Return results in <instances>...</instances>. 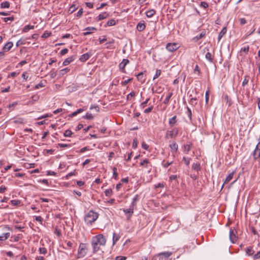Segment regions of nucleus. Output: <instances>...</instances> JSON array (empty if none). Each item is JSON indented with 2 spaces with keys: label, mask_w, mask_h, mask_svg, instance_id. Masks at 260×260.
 <instances>
[{
  "label": "nucleus",
  "mask_w": 260,
  "mask_h": 260,
  "mask_svg": "<svg viewBox=\"0 0 260 260\" xmlns=\"http://www.w3.org/2000/svg\"><path fill=\"white\" fill-rule=\"evenodd\" d=\"M3 19L5 22H8V21H13L14 20V17L13 16L10 17H5L3 18Z\"/></svg>",
  "instance_id": "obj_51"
},
{
  "label": "nucleus",
  "mask_w": 260,
  "mask_h": 260,
  "mask_svg": "<svg viewBox=\"0 0 260 260\" xmlns=\"http://www.w3.org/2000/svg\"><path fill=\"white\" fill-rule=\"evenodd\" d=\"M83 14V9L81 8L76 14V16L78 18L80 17Z\"/></svg>",
  "instance_id": "obj_56"
},
{
  "label": "nucleus",
  "mask_w": 260,
  "mask_h": 260,
  "mask_svg": "<svg viewBox=\"0 0 260 260\" xmlns=\"http://www.w3.org/2000/svg\"><path fill=\"white\" fill-rule=\"evenodd\" d=\"M192 169L197 171H199L201 170L200 164L199 162L193 163L192 165Z\"/></svg>",
  "instance_id": "obj_23"
},
{
  "label": "nucleus",
  "mask_w": 260,
  "mask_h": 260,
  "mask_svg": "<svg viewBox=\"0 0 260 260\" xmlns=\"http://www.w3.org/2000/svg\"><path fill=\"white\" fill-rule=\"evenodd\" d=\"M149 164H150L149 160L146 158L140 163V166L144 167V168H148Z\"/></svg>",
  "instance_id": "obj_17"
},
{
  "label": "nucleus",
  "mask_w": 260,
  "mask_h": 260,
  "mask_svg": "<svg viewBox=\"0 0 260 260\" xmlns=\"http://www.w3.org/2000/svg\"><path fill=\"white\" fill-rule=\"evenodd\" d=\"M3 231H11L12 230V229L8 225H5L3 226H2Z\"/></svg>",
  "instance_id": "obj_48"
},
{
  "label": "nucleus",
  "mask_w": 260,
  "mask_h": 260,
  "mask_svg": "<svg viewBox=\"0 0 260 260\" xmlns=\"http://www.w3.org/2000/svg\"><path fill=\"white\" fill-rule=\"evenodd\" d=\"M197 99L196 98H191L189 101L190 104L193 106H195L197 104Z\"/></svg>",
  "instance_id": "obj_39"
},
{
  "label": "nucleus",
  "mask_w": 260,
  "mask_h": 260,
  "mask_svg": "<svg viewBox=\"0 0 260 260\" xmlns=\"http://www.w3.org/2000/svg\"><path fill=\"white\" fill-rule=\"evenodd\" d=\"M205 35V32L204 31L202 32L199 36H196V38L197 40H199L204 37Z\"/></svg>",
  "instance_id": "obj_47"
},
{
  "label": "nucleus",
  "mask_w": 260,
  "mask_h": 260,
  "mask_svg": "<svg viewBox=\"0 0 260 260\" xmlns=\"http://www.w3.org/2000/svg\"><path fill=\"white\" fill-rule=\"evenodd\" d=\"M176 119H177V116H174L173 117H172L171 118H170L169 120V124L170 125V126L172 127L174 125V124L177 122Z\"/></svg>",
  "instance_id": "obj_19"
},
{
  "label": "nucleus",
  "mask_w": 260,
  "mask_h": 260,
  "mask_svg": "<svg viewBox=\"0 0 260 260\" xmlns=\"http://www.w3.org/2000/svg\"><path fill=\"white\" fill-rule=\"evenodd\" d=\"M10 7V3L9 2L6 1L2 3L1 4V8L2 9L4 8H9Z\"/></svg>",
  "instance_id": "obj_29"
},
{
  "label": "nucleus",
  "mask_w": 260,
  "mask_h": 260,
  "mask_svg": "<svg viewBox=\"0 0 260 260\" xmlns=\"http://www.w3.org/2000/svg\"><path fill=\"white\" fill-rule=\"evenodd\" d=\"M178 134V128L174 127L171 131L167 132L165 138L166 139L173 138L176 137Z\"/></svg>",
  "instance_id": "obj_4"
},
{
  "label": "nucleus",
  "mask_w": 260,
  "mask_h": 260,
  "mask_svg": "<svg viewBox=\"0 0 260 260\" xmlns=\"http://www.w3.org/2000/svg\"><path fill=\"white\" fill-rule=\"evenodd\" d=\"M150 100V98H148L145 101L141 103V107L142 108H145L147 104L148 103V101Z\"/></svg>",
  "instance_id": "obj_49"
},
{
  "label": "nucleus",
  "mask_w": 260,
  "mask_h": 260,
  "mask_svg": "<svg viewBox=\"0 0 260 260\" xmlns=\"http://www.w3.org/2000/svg\"><path fill=\"white\" fill-rule=\"evenodd\" d=\"M35 28L34 25H25L23 28L22 31L24 32H27L30 29H33Z\"/></svg>",
  "instance_id": "obj_24"
},
{
  "label": "nucleus",
  "mask_w": 260,
  "mask_h": 260,
  "mask_svg": "<svg viewBox=\"0 0 260 260\" xmlns=\"http://www.w3.org/2000/svg\"><path fill=\"white\" fill-rule=\"evenodd\" d=\"M113 178L115 179H117V176H118V173L117 172V169H116V168L114 167L113 168Z\"/></svg>",
  "instance_id": "obj_40"
},
{
  "label": "nucleus",
  "mask_w": 260,
  "mask_h": 260,
  "mask_svg": "<svg viewBox=\"0 0 260 260\" xmlns=\"http://www.w3.org/2000/svg\"><path fill=\"white\" fill-rule=\"evenodd\" d=\"M253 157L255 159L260 158V141L257 144L253 153Z\"/></svg>",
  "instance_id": "obj_8"
},
{
  "label": "nucleus",
  "mask_w": 260,
  "mask_h": 260,
  "mask_svg": "<svg viewBox=\"0 0 260 260\" xmlns=\"http://www.w3.org/2000/svg\"><path fill=\"white\" fill-rule=\"evenodd\" d=\"M240 23L241 25H244L246 23V20L244 18H242L239 19Z\"/></svg>",
  "instance_id": "obj_62"
},
{
  "label": "nucleus",
  "mask_w": 260,
  "mask_h": 260,
  "mask_svg": "<svg viewBox=\"0 0 260 260\" xmlns=\"http://www.w3.org/2000/svg\"><path fill=\"white\" fill-rule=\"evenodd\" d=\"M123 212L125 214H129L132 216L134 213V207L131 205L128 209H124Z\"/></svg>",
  "instance_id": "obj_22"
},
{
  "label": "nucleus",
  "mask_w": 260,
  "mask_h": 260,
  "mask_svg": "<svg viewBox=\"0 0 260 260\" xmlns=\"http://www.w3.org/2000/svg\"><path fill=\"white\" fill-rule=\"evenodd\" d=\"M179 46L177 43H168L166 45V49L170 52H173L178 49Z\"/></svg>",
  "instance_id": "obj_6"
},
{
  "label": "nucleus",
  "mask_w": 260,
  "mask_h": 260,
  "mask_svg": "<svg viewBox=\"0 0 260 260\" xmlns=\"http://www.w3.org/2000/svg\"><path fill=\"white\" fill-rule=\"evenodd\" d=\"M246 253L249 256H251L253 254L254 251L252 249L251 247H247L245 250Z\"/></svg>",
  "instance_id": "obj_25"
},
{
  "label": "nucleus",
  "mask_w": 260,
  "mask_h": 260,
  "mask_svg": "<svg viewBox=\"0 0 260 260\" xmlns=\"http://www.w3.org/2000/svg\"><path fill=\"white\" fill-rule=\"evenodd\" d=\"M24 44V42L23 41H22L21 40H19L17 42L16 45L17 47H18L19 46L23 45Z\"/></svg>",
  "instance_id": "obj_63"
},
{
  "label": "nucleus",
  "mask_w": 260,
  "mask_h": 260,
  "mask_svg": "<svg viewBox=\"0 0 260 260\" xmlns=\"http://www.w3.org/2000/svg\"><path fill=\"white\" fill-rule=\"evenodd\" d=\"M253 258L255 259H257L260 258V251L257 252L256 254L253 255Z\"/></svg>",
  "instance_id": "obj_60"
},
{
  "label": "nucleus",
  "mask_w": 260,
  "mask_h": 260,
  "mask_svg": "<svg viewBox=\"0 0 260 260\" xmlns=\"http://www.w3.org/2000/svg\"><path fill=\"white\" fill-rule=\"evenodd\" d=\"M173 164V161H169L165 160H163L162 161V165L165 168H167L170 165H172Z\"/></svg>",
  "instance_id": "obj_30"
},
{
  "label": "nucleus",
  "mask_w": 260,
  "mask_h": 260,
  "mask_svg": "<svg viewBox=\"0 0 260 260\" xmlns=\"http://www.w3.org/2000/svg\"><path fill=\"white\" fill-rule=\"evenodd\" d=\"M69 71H70V69H69L68 68H64L63 69L60 70L59 72V73L58 74V78H61L64 75H65L68 72H69Z\"/></svg>",
  "instance_id": "obj_14"
},
{
  "label": "nucleus",
  "mask_w": 260,
  "mask_h": 260,
  "mask_svg": "<svg viewBox=\"0 0 260 260\" xmlns=\"http://www.w3.org/2000/svg\"><path fill=\"white\" fill-rule=\"evenodd\" d=\"M155 14V11L153 9L149 10L146 12L147 17H151Z\"/></svg>",
  "instance_id": "obj_26"
},
{
  "label": "nucleus",
  "mask_w": 260,
  "mask_h": 260,
  "mask_svg": "<svg viewBox=\"0 0 260 260\" xmlns=\"http://www.w3.org/2000/svg\"><path fill=\"white\" fill-rule=\"evenodd\" d=\"M142 147L145 150H147L149 148V146L144 142L142 143Z\"/></svg>",
  "instance_id": "obj_61"
},
{
  "label": "nucleus",
  "mask_w": 260,
  "mask_h": 260,
  "mask_svg": "<svg viewBox=\"0 0 260 260\" xmlns=\"http://www.w3.org/2000/svg\"><path fill=\"white\" fill-rule=\"evenodd\" d=\"M98 216V213L92 210H90L85 215L84 220L86 223L91 224L97 219Z\"/></svg>",
  "instance_id": "obj_2"
},
{
  "label": "nucleus",
  "mask_w": 260,
  "mask_h": 260,
  "mask_svg": "<svg viewBox=\"0 0 260 260\" xmlns=\"http://www.w3.org/2000/svg\"><path fill=\"white\" fill-rule=\"evenodd\" d=\"M192 143L190 142H188V143L184 145V151L186 153H188V152L190 150L192 147Z\"/></svg>",
  "instance_id": "obj_20"
},
{
  "label": "nucleus",
  "mask_w": 260,
  "mask_h": 260,
  "mask_svg": "<svg viewBox=\"0 0 260 260\" xmlns=\"http://www.w3.org/2000/svg\"><path fill=\"white\" fill-rule=\"evenodd\" d=\"M170 147L172 150L176 152L178 150V146L176 142H173L172 144L170 145Z\"/></svg>",
  "instance_id": "obj_27"
},
{
  "label": "nucleus",
  "mask_w": 260,
  "mask_h": 260,
  "mask_svg": "<svg viewBox=\"0 0 260 260\" xmlns=\"http://www.w3.org/2000/svg\"><path fill=\"white\" fill-rule=\"evenodd\" d=\"M77 8L76 7L75 5L73 4L69 8V11L71 12V13H72L74 11H76Z\"/></svg>",
  "instance_id": "obj_44"
},
{
  "label": "nucleus",
  "mask_w": 260,
  "mask_h": 260,
  "mask_svg": "<svg viewBox=\"0 0 260 260\" xmlns=\"http://www.w3.org/2000/svg\"><path fill=\"white\" fill-rule=\"evenodd\" d=\"M248 77L247 76H245V78L244 79V80L242 82V86H245L248 82V79H247Z\"/></svg>",
  "instance_id": "obj_57"
},
{
  "label": "nucleus",
  "mask_w": 260,
  "mask_h": 260,
  "mask_svg": "<svg viewBox=\"0 0 260 260\" xmlns=\"http://www.w3.org/2000/svg\"><path fill=\"white\" fill-rule=\"evenodd\" d=\"M121 237V234L120 233L117 234L116 233H113V245H114L119 240Z\"/></svg>",
  "instance_id": "obj_9"
},
{
  "label": "nucleus",
  "mask_w": 260,
  "mask_h": 260,
  "mask_svg": "<svg viewBox=\"0 0 260 260\" xmlns=\"http://www.w3.org/2000/svg\"><path fill=\"white\" fill-rule=\"evenodd\" d=\"M11 202L12 204H13V205H17L18 204L20 203V201L16 200H12Z\"/></svg>",
  "instance_id": "obj_64"
},
{
  "label": "nucleus",
  "mask_w": 260,
  "mask_h": 260,
  "mask_svg": "<svg viewBox=\"0 0 260 260\" xmlns=\"http://www.w3.org/2000/svg\"><path fill=\"white\" fill-rule=\"evenodd\" d=\"M10 236V233L9 232H7L3 233L2 235L0 236V241H4L7 240Z\"/></svg>",
  "instance_id": "obj_21"
},
{
  "label": "nucleus",
  "mask_w": 260,
  "mask_h": 260,
  "mask_svg": "<svg viewBox=\"0 0 260 260\" xmlns=\"http://www.w3.org/2000/svg\"><path fill=\"white\" fill-rule=\"evenodd\" d=\"M13 46V43L12 42H9L5 45L3 49L5 51H8L12 48Z\"/></svg>",
  "instance_id": "obj_13"
},
{
  "label": "nucleus",
  "mask_w": 260,
  "mask_h": 260,
  "mask_svg": "<svg viewBox=\"0 0 260 260\" xmlns=\"http://www.w3.org/2000/svg\"><path fill=\"white\" fill-rule=\"evenodd\" d=\"M88 250L87 245L85 243H80L78 251V257H84L87 253Z\"/></svg>",
  "instance_id": "obj_3"
},
{
  "label": "nucleus",
  "mask_w": 260,
  "mask_h": 260,
  "mask_svg": "<svg viewBox=\"0 0 260 260\" xmlns=\"http://www.w3.org/2000/svg\"><path fill=\"white\" fill-rule=\"evenodd\" d=\"M106 243V239L102 234H99L94 237L92 240L91 245L93 248V252L95 253L99 251L100 246H104Z\"/></svg>",
  "instance_id": "obj_1"
},
{
  "label": "nucleus",
  "mask_w": 260,
  "mask_h": 260,
  "mask_svg": "<svg viewBox=\"0 0 260 260\" xmlns=\"http://www.w3.org/2000/svg\"><path fill=\"white\" fill-rule=\"evenodd\" d=\"M129 61L127 59H123L122 61L119 63V68L120 71L124 73H125V66L129 63Z\"/></svg>",
  "instance_id": "obj_7"
},
{
  "label": "nucleus",
  "mask_w": 260,
  "mask_h": 260,
  "mask_svg": "<svg viewBox=\"0 0 260 260\" xmlns=\"http://www.w3.org/2000/svg\"><path fill=\"white\" fill-rule=\"evenodd\" d=\"M194 73H197L198 74H200V68H199V67L198 65H196L195 68H194Z\"/></svg>",
  "instance_id": "obj_58"
},
{
  "label": "nucleus",
  "mask_w": 260,
  "mask_h": 260,
  "mask_svg": "<svg viewBox=\"0 0 260 260\" xmlns=\"http://www.w3.org/2000/svg\"><path fill=\"white\" fill-rule=\"evenodd\" d=\"M233 176H234V172H232V173H230L226 177V178L224 180L223 184L222 185V188L223 187V186H224V184L228 183V182H229L232 180V179L233 177Z\"/></svg>",
  "instance_id": "obj_16"
},
{
  "label": "nucleus",
  "mask_w": 260,
  "mask_h": 260,
  "mask_svg": "<svg viewBox=\"0 0 260 260\" xmlns=\"http://www.w3.org/2000/svg\"><path fill=\"white\" fill-rule=\"evenodd\" d=\"M200 6L203 7L204 8H207L208 7V4L205 2H202L201 3Z\"/></svg>",
  "instance_id": "obj_54"
},
{
  "label": "nucleus",
  "mask_w": 260,
  "mask_h": 260,
  "mask_svg": "<svg viewBox=\"0 0 260 260\" xmlns=\"http://www.w3.org/2000/svg\"><path fill=\"white\" fill-rule=\"evenodd\" d=\"M90 56V54L88 53H86L85 54H82L80 58H79V60L82 61L84 62L86 60H87Z\"/></svg>",
  "instance_id": "obj_15"
},
{
  "label": "nucleus",
  "mask_w": 260,
  "mask_h": 260,
  "mask_svg": "<svg viewBox=\"0 0 260 260\" xmlns=\"http://www.w3.org/2000/svg\"><path fill=\"white\" fill-rule=\"evenodd\" d=\"M104 192H105L106 196L110 197L112 194V190L111 189H108L105 190Z\"/></svg>",
  "instance_id": "obj_37"
},
{
  "label": "nucleus",
  "mask_w": 260,
  "mask_h": 260,
  "mask_svg": "<svg viewBox=\"0 0 260 260\" xmlns=\"http://www.w3.org/2000/svg\"><path fill=\"white\" fill-rule=\"evenodd\" d=\"M139 200V196L138 194H136L133 199L132 203V206L134 207L136 205L137 202Z\"/></svg>",
  "instance_id": "obj_32"
},
{
  "label": "nucleus",
  "mask_w": 260,
  "mask_h": 260,
  "mask_svg": "<svg viewBox=\"0 0 260 260\" xmlns=\"http://www.w3.org/2000/svg\"><path fill=\"white\" fill-rule=\"evenodd\" d=\"M172 95H173V93L172 92H169L168 93V96L165 99V100H164L163 103L165 104H168L169 103V102L170 101V98L172 97Z\"/></svg>",
  "instance_id": "obj_31"
},
{
  "label": "nucleus",
  "mask_w": 260,
  "mask_h": 260,
  "mask_svg": "<svg viewBox=\"0 0 260 260\" xmlns=\"http://www.w3.org/2000/svg\"><path fill=\"white\" fill-rule=\"evenodd\" d=\"M109 16V14L107 12H104L100 14L96 18L97 21H100L106 19Z\"/></svg>",
  "instance_id": "obj_12"
},
{
  "label": "nucleus",
  "mask_w": 260,
  "mask_h": 260,
  "mask_svg": "<svg viewBox=\"0 0 260 260\" xmlns=\"http://www.w3.org/2000/svg\"><path fill=\"white\" fill-rule=\"evenodd\" d=\"M161 71L160 70H156V73L153 78V80H155V79L157 78L161 74Z\"/></svg>",
  "instance_id": "obj_36"
},
{
  "label": "nucleus",
  "mask_w": 260,
  "mask_h": 260,
  "mask_svg": "<svg viewBox=\"0 0 260 260\" xmlns=\"http://www.w3.org/2000/svg\"><path fill=\"white\" fill-rule=\"evenodd\" d=\"M137 145H138L137 140L136 139H134L133 142V145H132L133 148L135 149L137 147Z\"/></svg>",
  "instance_id": "obj_55"
},
{
  "label": "nucleus",
  "mask_w": 260,
  "mask_h": 260,
  "mask_svg": "<svg viewBox=\"0 0 260 260\" xmlns=\"http://www.w3.org/2000/svg\"><path fill=\"white\" fill-rule=\"evenodd\" d=\"M226 28L225 27H223L222 30L219 32L218 36V42L220 40V39L223 37V36L226 34Z\"/></svg>",
  "instance_id": "obj_18"
},
{
  "label": "nucleus",
  "mask_w": 260,
  "mask_h": 260,
  "mask_svg": "<svg viewBox=\"0 0 260 260\" xmlns=\"http://www.w3.org/2000/svg\"><path fill=\"white\" fill-rule=\"evenodd\" d=\"M153 108V106H151V107H149V108H148L144 110V112L145 113H146V114H147V113H150V112L152 110Z\"/></svg>",
  "instance_id": "obj_53"
},
{
  "label": "nucleus",
  "mask_w": 260,
  "mask_h": 260,
  "mask_svg": "<svg viewBox=\"0 0 260 260\" xmlns=\"http://www.w3.org/2000/svg\"><path fill=\"white\" fill-rule=\"evenodd\" d=\"M58 145L61 148H69L71 147L70 144L59 143Z\"/></svg>",
  "instance_id": "obj_46"
},
{
  "label": "nucleus",
  "mask_w": 260,
  "mask_h": 260,
  "mask_svg": "<svg viewBox=\"0 0 260 260\" xmlns=\"http://www.w3.org/2000/svg\"><path fill=\"white\" fill-rule=\"evenodd\" d=\"M126 257L124 256H117L115 257V260H125Z\"/></svg>",
  "instance_id": "obj_59"
},
{
  "label": "nucleus",
  "mask_w": 260,
  "mask_h": 260,
  "mask_svg": "<svg viewBox=\"0 0 260 260\" xmlns=\"http://www.w3.org/2000/svg\"><path fill=\"white\" fill-rule=\"evenodd\" d=\"M107 24L108 26H113L116 24V22L114 19H110L109 21H108Z\"/></svg>",
  "instance_id": "obj_35"
},
{
  "label": "nucleus",
  "mask_w": 260,
  "mask_h": 260,
  "mask_svg": "<svg viewBox=\"0 0 260 260\" xmlns=\"http://www.w3.org/2000/svg\"><path fill=\"white\" fill-rule=\"evenodd\" d=\"M236 235L237 231L236 229L234 228H231L230 231L229 237L231 241L233 243H235L237 239V236H236Z\"/></svg>",
  "instance_id": "obj_5"
},
{
  "label": "nucleus",
  "mask_w": 260,
  "mask_h": 260,
  "mask_svg": "<svg viewBox=\"0 0 260 260\" xmlns=\"http://www.w3.org/2000/svg\"><path fill=\"white\" fill-rule=\"evenodd\" d=\"M190 160V158H187L184 156L183 157V161L184 162L185 164L187 166H189V165Z\"/></svg>",
  "instance_id": "obj_42"
},
{
  "label": "nucleus",
  "mask_w": 260,
  "mask_h": 260,
  "mask_svg": "<svg viewBox=\"0 0 260 260\" xmlns=\"http://www.w3.org/2000/svg\"><path fill=\"white\" fill-rule=\"evenodd\" d=\"M11 238L13 239V241L14 242H17L19 241V240L20 239V235H17V236H13L11 237Z\"/></svg>",
  "instance_id": "obj_50"
},
{
  "label": "nucleus",
  "mask_w": 260,
  "mask_h": 260,
  "mask_svg": "<svg viewBox=\"0 0 260 260\" xmlns=\"http://www.w3.org/2000/svg\"><path fill=\"white\" fill-rule=\"evenodd\" d=\"M172 254L171 252H164L160 253L158 254V256L164 255L165 257H169Z\"/></svg>",
  "instance_id": "obj_33"
},
{
  "label": "nucleus",
  "mask_w": 260,
  "mask_h": 260,
  "mask_svg": "<svg viewBox=\"0 0 260 260\" xmlns=\"http://www.w3.org/2000/svg\"><path fill=\"white\" fill-rule=\"evenodd\" d=\"M224 100L226 103L228 104L229 107H230L232 105V101L228 95L226 94L224 95Z\"/></svg>",
  "instance_id": "obj_28"
},
{
  "label": "nucleus",
  "mask_w": 260,
  "mask_h": 260,
  "mask_svg": "<svg viewBox=\"0 0 260 260\" xmlns=\"http://www.w3.org/2000/svg\"><path fill=\"white\" fill-rule=\"evenodd\" d=\"M135 96V93L134 92H131V93H129L127 95V97H126V99L127 100H131V98L132 97H134Z\"/></svg>",
  "instance_id": "obj_52"
},
{
  "label": "nucleus",
  "mask_w": 260,
  "mask_h": 260,
  "mask_svg": "<svg viewBox=\"0 0 260 260\" xmlns=\"http://www.w3.org/2000/svg\"><path fill=\"white\" fill-rule=\"evenodd\" d=\"M145 28V22L144 21H141L138 23L137 25V29L139 31H143Z\"/></svg>",
  "instance_id": "obj_11"
},
{
  "label": "nucleus",
  "mask_w": 260,
  "mask_h": 260,
  "mask_svg": "<svg viewBox=\"0 0 260 260\" xmlns=\"http://www.w3.org/2000/svg\"><path fill=\"white\" fill-rule=\"evenodd\" d=\"M72 134H73V133L72 132V131L71 130L67 129L64 133L63 136L66 137H71Z\"/></svg>",
  "instance_id": "obj_34"
},
{
  "label": "nucleus",
  "mask_w": 260,
  "mask_h": 260,
  "mask_svg": "<svg viewBox=\"0 0 260 260\" xmlns=\"http://www.w3.org/2000/svg\"><path fill=\"white\" fill-rule=\"evenodd\" d=\"M143 74L142 72H141L140 73H139L137 75V79L138 80L140 81L141 82H144L145 81L144 79H142V78H143Z\"/></svg>",
  "instance_id": "obj_38"
},
{
  "label": "nucleus",
  "mask_w": 260,
  "mask_h": 260,
  "mask_svg": "<svg viewBox=\"0 0 260 260\" xmlns=\"http://www.w3.org/2000/svg\"><path fill=\"white\" fill-rule=\"evenodd\" d=\"M211 53H210L209 52H208L206 54V58L207 59H208L209 61H210V62H212V58L211 57Z\"/></svg>",
  "instance_id": "obj_41"
},
{
  "label": "nucleus",
  "mask_w": 260,
  "mask_h": 260,
  "mask_svg": "<svg viewBox=\"0 0 260 260\" xmlns=\"http://www.w3.org/2000/svg\"><path fill=\"white\" fill-rule=\"evenodd\" d=\"M39 252L41 254H46L47 253V249L45 247H41L39 248Z\"/></svg>",
  "instance_id": "obj_45"
},
{
  "label": "nucleus",
  "mask_w": 260,
  "mask_h": 260,
  "mask_svg": "<svg viewBox=\"0 0 260 260\" xmlns=\"http://www.w3.org/2000/svg\"><path fill=\"white\" fill-rule=\"evenodd\" d=\"M84 118L86 119H92L93 118V116L90 113H87L85 116L83 117Z\"/></svg>",
  "instance_id": "obj_43"
},
{
  "label": "nucleus",
  "mask_w": 260,
  "mask_h": 260,
  "mask_svg": "<svg viewBox=\"0 0 260 260\" xmlns=\"http://www.w3.org/2000/svg\"><path fill=\"white\" fill-rule=\"evenodd\" d=\"M75 57L74 56H71L66 58L63 62V66H66L70 64L71 62L74 60Z\"/></svg>",
  "instance_id": "obj_10"
}]
</instances>
